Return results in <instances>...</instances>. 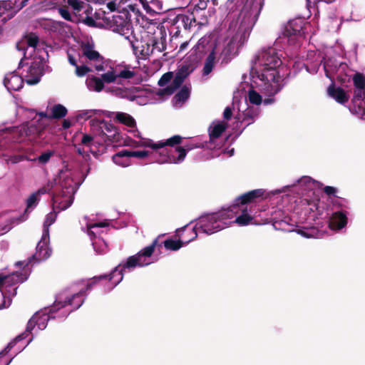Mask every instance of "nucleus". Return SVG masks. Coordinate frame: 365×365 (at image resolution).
<instances>
[{
	"mask_svg": "<svg viewBox=\"0 0 365 365\" xmlns=\"http://www.w3.org/2000/svg\"><path fill=\"white\" fill-rule=\"evenodd\" d=\"M158 238L151 245L139 251L136 255L130 256L125 261L120 263L109 275H101L93 277L90 281H83L72 285L69 289L60 292L56 298L53 304L49 309L36 312L29 321L26 331L18 335L13 341L0 352V354H7L18 341L26 338L32 330H43L48 320L53 319H64L71 312L78 309L83 303L86 291L90 290L93 285L99 279L108 278V290L117 286L123 279L125 273L132 272L136 267L148 266L157 261L153 257L154 250L158 245Z\"/></svg>",
	"mask_w": 365,
	"mask_h": 365,
	"instance_id": "1",
	"label": "nucleus"
},
{
	"mask_svg": "<svg viewBox=\"0 0 365 365\" xmlns=\"http://www.w3.org/2000/svg\"><path fill=\"white\" fill-rule=\"evenodd\" d=\"M300 29L294 26V21H289L273 46L263 48L255 55L250 73L252 88L248 93L251 104L267 106L274 103V96L284 85L279 71L282 53L277 47L282 43L294 44L300 36Z\"/></svg>",
	"mask_w": 365,
	"mask_h": 365,
	"instance_id": "2",
	"label": "nucleus"
},
{
	"mask_svg": "<svg viewBox=\"0 0 365 365\" xmlns=\"http://www.w3.org/2000/svg\"><path fill=\"white\" fill-rule=\"evenodd\" d=\"M264 5V0H246L237 18L229 26L228 34L222 45L214 41V46L220 48L222 62L227 63L238 53L239 48L245 43L255 26Z\"/></svg>",
	"mask_w": 365,
	"mask_h": 365,
	"instance_id": "3",
	"label": "nucleus"
},
{
	"mask_svg": "<svg viewBox=\"0 0 365 365\" xmlns=\"http://www.w3.org/2000/svg\"><path fill=\"white\" fill-rule=\"evenodd\" d=\"M113 21L114 25L112 30L129 41L137 58L147 59L151 55L159 54L165 49V38L161 30L155 25L151 24L143 29L139 39L133 34L129 21L119 15L113 16Z\"/></svg>",
	"mask_w": 365,
	"mask_h": 365,
	"instance_id": "4",
	"label": "nucleus"
},
{
	"mask_svg": "<svg viewBox=\"0 0 365 365\" xmlns=\"http://www.w3.org/2000/svg\"><path fill=\"white\" fill-rule=\"evenodd\" d=\"M252 216L247 212V209H241L237 205H232L227 208L211 214L200 217L191 230H190L189 239L185 243L195 240L200 232L212 235L232 223H237L240 226H246L252 223Z\"/></svg>",
	"mask_w": 365,
	"mask_h": 365,
	"instance_id": "5",
	"label": "nucleus"
},
{
	"mask_svg": "<svg viewBox=\"0 0 365 365\" xmlns=\"http://www.w3.org/2000/svg\"><path fill=\"white\" fill-rule=\"evenodd\" d=\"M322 183L309 176H302L291 185L280 189L282 192L290 187H297L302 196L299 199L298 210L300 211L299 222L315 220L317 217L324 214V205L320 200L319 190L322 188Z\"/></svg>",
	"mask_w": 365,
	"mask_h": 365,
	"instance_id": "6",
	"label": "nucleus"
},
{
	"mask_svg": "<svg viewBox=\"0 0 365 365\" xmlns=\"http://www.w3.org/2000/svg\"><path fill=\"white\" fill-rule=\"evenodd\" d=\"M87 58L98 72H103L102 78L106 83L120 84L122 87L113 89L112 91L120 98L127 97V91L124 88V82L134 75L133 72L128 69L113 67L110 63L95 49L93 42L83 43L81 47V53Z\"/></svg>",
	"mask_w": 365,
	"mask_h": 365,
	"instance_id": "7",
	"label": "nucleus"
},
{
	"mask_svg": "<svg viewBox=\"0 0 365 365\" xmlns=\"http://www.w3.org/2000/svg\"><path fill=\"white\" fill-rule=\"evenodd\" d=\"M83 180H76L75 172L67 166L60 170L61 190H55L52 194V211L46 216L42 234L49 235V227L55 222L59 212L68 209L72 205L74 194Z\"/></svg>",
	"mask_w": 365,
	"mask_h": 365,
	"instance_id": "8",
	"label": "nucleus"
},
{
	"mask_svg": "<svg viewBox=\"0 0 365 365\" xmlns=\"http://www.w3.org/2000/svg\"><path fill=\"white\" fill-rule=\"evenodd\" d=\"M135 136L139 137L140 140L135 141L136 148H150L153 150L156 162L160 164L173 163L178 164L182 162L186 156L187 151L191 150L195 148H200V145H186L184 148L176 146L180 142V136L175 135L165 142H153L149 138H143L138 131H135Z\"/></svg>",
	"mask_w": 365,
	"mask_h": 365,
	"instance_id": "9",
	"label": "nucleus"
},
{
	"mask_svg": "<svg viewBox=\"0 0 365 365\" xmlns=\"http://www.w3.org/2000/svg\"><path fill=\"white\" fill-rule=\"evenodd\" d=\"M51 115L44 112L36 113L31 122L18 127L6 128L2 131L11 135L14 140H21L24 137L34 138L48 125L52 118H63L68 110L63 105L56 104L51 108Z\"/></svg>",
	"mask_w": 365,
	"mask_h": 365,
	"instance_id": "10",
	"label": "nucleus"
},
{
	"mask_svg": "<svg viewBox=\"0 0 365 365\" xmlns=\"http://www.w3.org/2000/svg\"><path fill=\"white\" fill-rule=\"evenodd\" d=\"M30 263V259L17 262L15 265L19 268V270L9 275L0 274V292L4 297L0 309L6 308L11 305L12 297L16 295L17 284L24 282L29 277L31 272Z\"/></svg>",
	"mask_w": 365,
	"mask_h": 365,
	"instance_id": "11",
	"label": "nucleus"
},
{
	"mask_svg": "<svg viewBox=\"0 0 365 365\" xmlns=\"http://www.w3.org/2000/svg\"><path fill=\"white\" fill-rule=\"evenodd\" d=\"M220 48L217 46H214V41L211 36L202 37L193 48V53L196 55L194 60L196 61L201 58L202 53L209 52L202 68L203 76H208L214 69L218 60L217 56L220 53Z\"/></svg>",
	"mask_w": 365,
	"mask_h": 365,
	"instance_id": "12",
	"label": "nucleus"
},
{
	"mask_svg": "<svg viewBox=\"0 0 365 365\" xmlns=\"http://www.w3.org/2000/svg\"><path fill=\"white\" fill-rule=\"evenodd\" d=\"M82 230L86 232L92 241V245L95 251L99 254L106 252L107 245L100 237L103 233V228L108 226L106 222H93L88 217H84L81 222Z\"/></svg>",
	"mask_w": 365,
	"mask_h": 365,
	"instance_id": "13",
	"label": "nucleus"
},
{
	"mask_svg": "<svg viewBox=\"0 0 365 365\" xmlns=\"http://www.w3.org/2000/svg\"><path fill=\"white\" fill-rule=\"evenodd\" d=\"M283 190L277 189L272 191H267L264 189H256L249 191L236 200V203L234 205H238L241 209H247V212L251 214L252 216V221L251 224H254V214L252 210V206L250 205L253 202H257L258 200L267 199L272 195L282 193Z\"/></svg>",
	"mask_w": 365,
	"mask_h": 365,
	"instance_id": "14",
	"label": "nucleus"
},
{
	"mask_svg": "<svg viewBox=\"0 0 365 365\" xmlns=\"http://www.w3.org/2000/svg\"><path fill=\"white\" fill-rule=\"evenodd\" d=\"M324 69L326 76L332 82L335 80L345 83L349 79V70L346 63L329 58L324 61Z\"/></svg>",
	"mask_w": 365,
	"mask_h": 365,
	"instance_id": "15",
	"label": "nucleus"
},
{
	"mask_svg": "<svg viewBox=\"0 0 365 365\" xmlns=\"http://www.w3.org/2000/svg\"><path fill=\"white\" fill-rule=\"evenodd\" d=\"M191 71L192 70L188 66H181L175 73V76L170 86L163 89H159L158 91L153 94L155 97V101L156 102L163 101L168 96L173 94V92L180 86L184 80L190 73Z\"/></svg>",
	"mask_w": 365,
	"mask_h": 365,
	"instance_id": "16",
	"label": "nucleus"
},
{
	"mask_svg": "<svg viewBox=\"0 0 365 365\" xmlns=\"http://www.w3.org/2000/svg\"><path fill=\"white\" fill-rule=\"evenodd\" d=\"M227 123L224 121H214L209 127V141L200 144V148L217 150L222 147L221 134L225 131Z\"/></svg>",
	"mask_w": 365,
	"mask_h": 365,
	"instance_id": "17",
	"label": "nucleus"
},
{
	"mask_svg": "<svg viewBox=\"0 0 365 365\" xmlns=\"http://www.w3.org/2000/svg\"><path fill=\"white\" fill-rule=\"evenodd\" d=\"M60 171L53 179L49 180L46 184L40 187L36 192L31 194L27 200L26 212H30L36 206L40 200V196L49 193L54 187L56 190H61Z\"/></svg>",
	"mask_w": 365,
	"mask_h": 365,
	"instance_id": "18",
	"label": "nucleus"
},
{
	"mask_svg": "<svg viewBox=\"0 0 365 365\" xmlns=\"http://www.w3.org/2000/svg\"><path fill=\"white\" fill-rule=\"evenodd\" d=\"M237 110L235 118L237 122L241 123L244 128L252 124L260 113L258 108L249 106L246 100L237 103Z\"/></svg>",
	"mask_w": 365,
	"mask_h": 365,
	"instance_id": "19",
	"label": "nucleus"
},
{
	"mask_svg": "<svg viewBox=\"0 0 365 365\" xmlns=\"http://www.w3.org/2000/svg\"><path fill=\"white\" fill-rule=\"evenodd\" d=\"M91 129L96 134L102 135V140H115L118 134L117 128L110 123L92 118L90 121Z\"/></svg>",
	"mask_w": 365,
	"mask_h": 365,
	"instance_id": "20",
	"label": "nucleus"
},
{
	"mask_svg": "<svg viewBox=\"0 0 365 365\" xmlns=\"http://www.w3.org/2000/svg\"><path fill=\"white\" fill-rule=\"evenodd\" d=\"M329 215L328 227L334 232H339L345 228L348 224V212L344 210H338L333 211L330 215L327 212L324 206V214L322 217L317 218H323Z\"/></svg>",
	"mask_w": 365,
	"mask_h": 365,
	"instance_id": "21",
	"label": "nucleus"
},
{
	"mask_svg": "<svg viewBox=\"0 0 365 365\" xmlns=\"http://www.w3.org/2000/svg\"><path fill=\"white\" fill-rule=\"evenodd\" d=\"M106 115L112 118L115 123H121L127 127L131 128L130 131L133 133V137L137 138L136 140H131L130 143H128V145L133 146L135 148L134 145H135V141L140 140L139 137L135 136V131H138L140 134V133L136 129V122L134 118L127 113L123 112H108L106 111Z\"/></svg>",
	"mask_w": 365,
	"mask_h": 365,
	"instance_id": "22",
	"label": "nucleus"
},
{
	"mask_svg": "<svg viewBox=\"0 0 365 365\" xmlns=\"http://www.w3.org/2000/svg\"><path fill=\"white\" fill-rule=\"evenodd\" d=\"M26 73L23 74V77L26 83L34 85L40 81L43 75V66L39 61H33L30 64L26 65Z\"/></svg>",
	"mask_w": 365,
	"mask_h": 365,
	"instance_id": "23",
	"label": "nucleus"
},
{
	"mask_svg": "<svg viewBox=\"0 0 365 365\" xmlns=\"http://www.w3.org/2000/svg\"><path fill=\"white\" fill-rule=\"evenodd\" d=\"M49 235L42 234L40 241L36 246V251L34 257L37 261H43L48 258L51 255V249L49 247Z\"/></svg>",
	"mask_w": 365,
	"mask_h": 365,
	"instance_id": "24",
	"label": "nucleus"
},
{
	"mask_svg": "<svg viewBox=\"0 0 365 365\" xmlns=\"http://www.w3.org/2000/svg\"><path fill=\"white\" fill-rule=\"evenodd\" d=\"M68 59L71 65L75 66L76 74L78 77H83L92 70L86 65H80L81 62V57L80 53H76L75 51H69L68 52Z\"/></svg>",
	"mask_w": 365,
	"mask_h": 365,
	"instance_id": "25",
	"label": "nucleus"
},
{
	"mask_svg": "<svg viewBox=\"0 0 365 365\" xmlns=\"http://www.w3.org/2000/svg\"><path fill=\"white\" fill-rule=\"evenodd\" d=\"M24 81V77L21 76L17 71H13L5 75L4 84L9 92L16 91L22 88Z\"/></svg>",
	"mask_w": 365,
	"mask_h": 365,
	"instance_id": "26",
	"label": "nucleus"
},
{
	"mask_svg": "<svg viewBox=\"0 0 365 365\" xmlns=\"http://www.w3.org/2000/svg\"><path fill=\"white\" fill-rule=\"evenodd\" d=\"M38 37L34 34H30L16 43V48L19 51H23L24 56L26 58L28 52L31 54L34 51L35 48L38 44Z\"/></svg>",
	"mask_w": 365,
	"mask_h": 365,
	"instance_id": "27",
	"label": "nucleus"
},
{
	"mask_svg": "<svg viewBox=\"0 0 365 365\" xmlns=\"http://www.w3.org/2000/svg\"><path fill=\"white\" fill-rule=\"evenodd\" d=\"M81 145L86 148L88 151L93 155H97L100 152V147H103V143L97 136H92L89 134L83 135Z\"/></svg>",
	"mask_w": 365,
	"mask_h": 365,
	"instance_id": "28",
	"label": "nucleus"
},
{
	"mask_svg": "<svg viewBox=\"0 0 365 365\" xmlns=\"http://www.w3.org/2000/svg\"><path fill=\"white\" fill-rule=\"evenodd\" d=\"M328 95L340 104H344L349 101V94L341 88L334 84L327 88Z\"/></svg>",
	"mask_w": 365,
	"mask_h": 365,
	"instance_id": "29",
	"label": "nucleus"
},
{
	"mask_svg": "<svg viewBox=\"0 0 365 365\" xmlns=\"http://www.w3.org/2000/svg\"><path fill=\"white\" fill-rule=\"evenodd\" d=\"M104 114L106 115V111L97 109H88L78 111L75 115V121L83 122L88 119L92 118L95 116H100Z\"/></svg>",
	"mask_w": 365,
	"mask_h": 365,
	"instance_id": "30",
	"label": "nucleus"
},
{
	"mask_svg": "<svg viewBox=\"0 0 365 365\" xmlns=\"http://www.w3.org/2000/svg\"><path fill=\"white\" fill-rule=\"evenodd\" d=\"M26 219L21 217L20 218H9L6 215L0 217V235L7 232L12 226L24 221Z\"/></svg>",
	"mask_w": 365,
	"mask_h": 365,
	"instance_id": "31",
	"label": "nucleus"
},
{
	"mask_svg": "<svg viewBox=\"0 0 365 365\" xmlns=\"http://www.w3.org/2000/svg\"><path fill=\"white\" fill-rule=\"evenodd\" d=\"M143 9L148 14L160 13L163 9V5L159 0H151L148 2L147 0H139Z\"/></svg>",
	"mask_w": 365,
	"mask_h": 365,
	"instance_id": "32",
	"label": "nucleus"
},
{
	"mask_svg": "<svg viewBox=\"0 0 365 365\" xmlns=\"http://www.w3.org/2000/svg\"><path fill=\"white\" fill-rule=\"evenodd\" d=\"M113 162L120 167L126 168L131 165L130 157L129 156L128 150H123L112 157Z\"/></svg>",
	"mask_w": 365,
	"mask_h": 365,
	"instance_id": "33",
	"label": "nucleus"
},
{
	"mask_svg": "<svg viewBox=\"0 0 365 365\" xmlns=\"http://www.w3.org/2000/svg\"><path fill=\"white\" fill-rule=\"evenodd\" d=\"M103 83H106L103 78L96 76H88L86 78V84L88 89L91 91L100 92L103 89Z\"/></svg>",
	"mask_w": 365,
	"mask_h": 365,
	"instance_id": "34",
	"label": "nucleus"
},
{
	"mask_svg": "<svg viewBox=\"0 0 365 365\" xmlns=\"http://www.w3.org/2000/svg\"><path fill=\"white\" fill-rule=\"evenodd\" d=\"M190 93V88L187 86H183L173 98L174 106L180 107L188 99Z\"/></svg>",
	"mask_w": 365,
	"mask_h": 365,
	"instance_id": "35",
	"label": "nucleus"
},
{
	"mask_svg": "<svg viewBox=\"0 0 365 365\" xmlns=\"http://www.w3.org/2000/svg\"><path fill=\"white\" fill-rule=\"evenodd\" d=\"M189 237L187 239L185 237H182V240H175L173 239H168L164 241L163 245L166 250L177 251L180 249L183 245H187L185 243V240H187Z\"/></svg>",
	"mask_w": 365,
	"mask_h": 365,
	"instance_id": "36",
	"label": "nucleus"
},
{
	"mask_svg": "<svg viewBox=\"0 0 365 365\" xmlns=\"http://www.w3.org/2000/svg\"><path fill=\"white\" fill-rule=\"evenodd\" d=\"M43 26L46 29L52 32H61L67 27V24L62 21H56L53 20L45 21Z\"/></svg>",
	"mask_w": 365,
	"mask_h": 365,
	"instance_id": "37",
	"label": "nucleus"
},
{
	"mask_svg": "<svg viewBox=\"0 0 365 365\" xmlns=\"http://www.w3.org/2000/svg\"><path fill=\"white\" fill-rule=\"evenodd\" d=\"M273 225L276 229L285 230L284 225H294L297 222L293 220L289 216H284L283 218H273Z\"/></svg>",
	"mask_w": 365,
	"mask_h": 365,
	"instance_id": "38",
	"label": "nucleus"
},
{
	"mask_svg": "<svg viewBox=\"0 0 365 365\" xmlns=\"http://www.w3.org/2000/svg\"><path fill=\"white\" fill-rule=\"evenodd\" d=\"M299 235L306 238L319 237L318 231L314 227L299 229L296 231Z\"/></svg>",
	"mask_w": 365,
	"mask_h": 365,
	"instance_id": "39",
	"label": "nucleus"
},
{
	"mask_svg": "<svg viewBox=\"0 0 365 365\" xmlns=\"http://www.w3.org/2000/svg\"><path fill=\"white\" fill-rule=\"evenodd\" d=\"M129 156L131 158H137L139 159H144L149 156L150 155H153L155 156V153H153V150L150 152L148 150H135L130 151L128 150Z\"/></svg>",
	"mask_w": 365,
	"mask_h": 365,
	"instance_id": "40",
	"label": "nucleus"
},
{
	"mask_svg": "<svg viewBox=\"0 0 365 365\" xmlns=\"http://www.w3.org/2000/svg\"><path fill=\"white\" fill-rule=\"evenodd\" d=\"M353 101L356 106L359 102L365 101V88H354Z\"/></svg>",
	"mask_w": 365,
	"mask_h": 365,
	"instance_id": "41",
	"label": "nucleus"
},
{
	"mask_svg": "<svg viewBox=\"0 0 365 365\" xmlns=\"http://www.w3.org/2000/svg\"><path fill=\"white\" fill-rule=\"evenodd\" d=\"M68 4L75 12H79L83 7V2L81 0H67Z\"/></svg>",
	"mask_w": 365,
	"mask_h": 365,
	"instance_id": "42",
	"label": "nucleus"
},
{
	"mask_svg": "<svg viewBox=\"0 0 365 365\" xmlns=\"http://www.w3.org/2000/svg\"><path fill=\"white\" fill-rule=\"evenodd\" d=\"M354 88H365V78L361 74H356L353 78Z\"/></svg>",
	"mask_w": 365,
	"mask_h": 365,
	"instance_id": "43",
	"label": "nucleus"
},
{
	"mask_svg": "<svg viewBox=\"0 0 365 365\" xmlns=\"http://www.w3.org/2000/svg\"><path fill=\"white\" fill-rule=\"evenodd\" d=\"M53 155L52 151H46L38 157L37 159H32L31 161L37 160L41 164H46Z\"/></svg>",
	"mask_w": 365,
	"mask_h": 365,
	"instance_id": "44",
	"label": "nucleus"
},
{
	"mask_svg": "<svg viewBox=\"0 0 365 365\" xmlns=\"http://www.w3.org/2000/svg\"><path fill=\"white\" fill-rule=\"evenodd\" d=\"M173 78V73L168 72L162 76L158 81V84L160 86H165Z\"/></svg>",
	"mask_w": 365,
	"mask_h": 365,
	"instance_id": "45",
	"label": "nucleus"
},
{
	"mask_svg": "<svg viewBox=\"0 0 365 365\" xmlns=\"http://www.w3.org/2000/svg\"><path fill=\"white\" fill-rule=\"evenodd\" d=\"M24 159H26L28 160H29L24 155H12L10 156L9 158L6 159V161L7 163H11L12 164H16L22 161Z\"/></svg>",
	"mask_w": 365,
	"mask_h": 365,
	"instance_id": "46",
	"label": "nucleus"
},
{
	"mask_svg": "<svg viewBox=\"0 0 365 365\" xmlns=\"http://www.w3.org/2000/svg\"><path fill=\"white\" fill-rule=\"evenodd\" d=\"M58 13L60 14L61 17H63L64 19H66L67 21L72 20V16H71L69 11L68 10V9L64 8V7L59 8Z\"/></svg>",
	"mask_w": 365,
	"mask_h": 365,
	"instance_id": "47",
	"label": "nucleus"
},
{
	"mask_svg": "<svg viewBox=\"0 0 365 365\" xmlns=\"http://www.w3.org/2000/svg\"><path fill=\"white\" fill-rule=\"evenodd\" d=\"M324 192L329 196H335L336 193V188L332 186H325L324 188Z\"/></svg>",
	"mask_w": 365,
	"mask_h": 365,
	"instance_id": "48",
	"label": "nucleus"
},
{
	"mask_svg": "<svg viewBox=\"0 0 365 365\" xmlns=\"http://www.w3.org/2000/svg\"><path fill=\"white\" fill-rule=\"evenodd\" d=\"M74 122H76L75 119L74 120H71L70 118L64 119L62 123V127L63 129H68L73 125Z\"/></svg>",
	"mask_w": 365,
	"mask_h": 365,
	"instance_id": "49",
	"label": "nucleus"
},
{
	"mask_svg": "<svg viewBox=\"0 0 365 365\" xmlns=\"http://www.w3.org/2000/svg\"><path fill=\"white\" fill-rule=\"evenodd\" d=\"M129 0H113L112 2H110L108 4V6L109 9H113L112 6H120V5L124 4L125 3H126Z\"/></svg>",
	"mask_w": 365,
	"mask_h": 365,
	"instance_id": "50",
	"label": "nucleus"
},
{
	"mask_svg": "<svg viewBox=\"0 0 365 365\" xmlns=\"http://www.w3.org/2000/svg\"><path fill=\"white\" fill-rule=\"evenodd\" d=\"M356 106L359 108V111L361 112L363 118L365 119V101L359 102Z\"/></svg>",
	"mask_w": 365,
	"mask_h": 365,
	"instance_id": "51",
	"label": "nucleus"
},
{
	"mask_svg": "<svg viewBox=\"0 0 365 365\" xmlns=\"http://www.w3.org/2000/svg\"><path fill=\"white\" fill-rule=\"evenodd\" d=\"M130 100H132V101H135V100L140 104L145 105V104L148 103V101L140 98L139 95L134 96L133 98H130Z\"/></svg>",
	"mask_w": 365,
	"mask_h": 365,
	"instance_id": "52",
	"label": "nucleus"
},
{
	"mask_svg": "<svg viewBox=\"0 0 365 365\" xmlns=\"http://www.w3.org/2000/svg\"><path fill=\"white\" fill-rule=\"evenodd\" d=\"M319 68V65H318V64L314 66H312V67H309V66H307V71L312 74H314V73H317Z\"/></svg>",
	"mask_w": 365,
	"mask_h": 365,
	"instance_id": "53",
	"label": "nucleus"
},
{
	"mask_svg": "<svg viewBox=\"0 0 365 365\" xmlns=\"http://www.w3.org/2000/svg\"><path fill=\"white\" fill-rule=\"evenodd\" d=\"M224 118L225 119H230L232 116V110L230 108L227 107L223 113Z\"/></svg>",
	"mask_w": 365,
	"mask_h": 365,
	"instance_id": "54",
	"label": "nucleus"
},
{
	"mask_svg": "<svg viewBox=\"0 0 365 365\" xmlns=\"http://www.w3.org/2000/svg\"><path fill=\"white\" fill-rule=\"evenodd\" d=\"M76 150L79 155H82L83 158H86V156H88V155H86V152L84 150L83 148H81L80 145L78 146H76Z\"/></svg>",
	"mask_w": 365,
	"mask_h": 365,
	"instance_id": "55",
	"label": "nucleus"
},
{
	"mask_svg": "<svg viewBox=\"0 0 365 365\" xmlns=\"http://www.w3.org/2000/svg\"><path fill=\"white\" fill-rule=\"evenodd\" d=\"M223 153H227L229 157H231L234 155L235 150H234V148H229V149L225 150L223 151Z\"/></svg>",
	"mask_w": 365,
	"mask_h": 365,
	"instance_id": "56",
	"label": "nucleus"
},
{
	"mask_svg": "<svg viewBox=\"0 0 365 365\" xmlns=\"http://www.w3.org/2000/svg\"><path fill=\"white\" fill-rule=\"evenodd\" d=\"M188 44H189V42L188 41H185L184 43H182L180 46V51H184L185 49L187 48V47L188 46Z\"/></svg>",
	"mask_w": 365,
	"mask_h": 365,
	"instance_id": "57",
	"label": "nucleus"
},
{
	"mask_svg": "<svg viewBox=\"0 0 365 365\" xmlns=\"http://www.w3.org/2000/svg\"><path fill=\"white\" fill-rule=\"evenodd\" d=\"M309 3H311V2H313V3H316V2H318V1H324V2H326V3H331V2H333L334 0H307Z\"/></svg>",
	"mask_w": 365,
	"mask_h": 365,
	"instance_id": "58",
	"label": "nucleus"
},
{
	"mask_svg": "<svg viewBox=\"0 0 365 365\" xmlns=\"http://www.w3.org/2000/svg\"><path fill=\"white\" fill-rule=\"evenodd\" d=\"M236 1L237 0H228V1H227V7L230 8V9H232V6H231V4L235 3Z\"/></svg>",
	"mask_w": 365,
	"mask_h": 365,
	"instance_id": "59",
	"label": "nucleus"
},
{
	"mask_svg": "<svg viewBox=\"0 0 365 365\" xmlns=\"http://www.w3.org/2000/svg\"><path fill=\"white\" fill-rule=\"evenodd\" d=\"M3 355H4V354H0V356H3ZM11 360H12V359H10V360H9V361H4V362L3 363V364H2V365H9V364L11 363Z\"/></svg>",
	"mask_w": 365,
	"mask_h": 365,
	"instance_id": "60",
	"label": "nucleus"
},
{
	"mask_svg": "<svg viewBox=\"0 0 365 365\" xmlns=\"http://www.w3.org/2000/svg\"><path fill=\"white\" fill-rule=\"evenodd\" d=\"M188 225H185V227H183L182 228H181V230H185L187 229Z\"/></svg>",
	"mask_w": 365,
	"mask_h": 365,
	"instance_id": "61",
	"label": "nucleus"
},
{
	"mask_svg": "<svg viewBox=\"0 0 365 365\" xmlns=\"http://www.w3.org/2000/svg\"><path fill=\"white\" fill-rule=\"evenodd\" d=\"M33 340V337L31 339H29V341H28L27 344L28 345L31 341Z\"/></svg>",
	"mask_w": 365,
	"mask_h": 365,
	"instance_id": "62",
	"label": "nucleus"
},
{
	"mask_svg": "<svg viewBox=\"0 0 365 365\" xmlns=\"http://www.w3.org/2000/svg\"><path fill=\"white\" fill-rule=\"evenodd\" d=\"M21 63H22V62L21 61V62L19 63V68H18V69H19V70L20 69V67L21 66Z\"/></svg>",
	"mask_w": 365,
	"mask_h": 365,
	"instance_id": "63",
	"label": "nucleus"
}]
</instances>
